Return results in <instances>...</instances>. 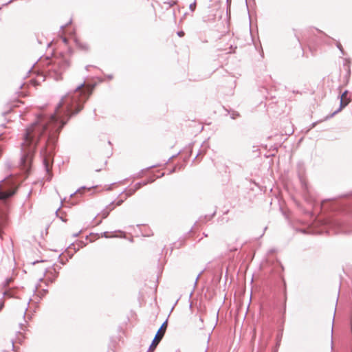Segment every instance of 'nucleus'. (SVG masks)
Returning a JSON list of instances; mask_svg holds the SVG:
<instances>
[{
    "mask_svg": "<svg viewBox=\"0 0 352 352\" xmlns=\"http://www.w3.org/2000/svg\"><path fill=\"white\" fill-rule=\"evenodd\" d=\"M94 85H81L74 92L64 96L54 114L52 116L50 123L60 122L61 127L67 123L72 116L78 113L84 108V104L92 94Z\"/></svg>",
    "mask_w": 352,
    "mask_h": 352,
    "instance_id": "1",
    "label": "nucleus"
},
{
    "mask_svg": "<svg viewBox=\"0 0 352 352\" xmlns=\"http://www.w3.org/2000/svg\"><path fill=\"white\" fill-rule=\"evenodd\" d=\"M47 127L48 124L39 120L26 129L23 142L21 144L22 150L24 153L21 159L23 168H27L30 165L36 145L44 135Z\"/></svg>",
    "mask_w": 352,
    "mask_h": 352,
    "instance_id": "2",
    "label": "nucleus"
},
{
    "mask_svg": "<svg viewBox=\"0 0 352 352\" xmlns=\"http://www.w3.org/2000/svg\"><path fill=\"white\" fill-rule=\"evenodd\" d=\"M70 63L68 60L61 59L56 61L53 65V68L50 71V74L56 79L60 80L63 78V74L69 66Z\"/></svg>",
    "mask_w": 352,
    "mask_h": 352,
    "instance_id": "3",
    "label": "nucleus"
},
{
    "mask_svg": "<svg viewBox=\"0 0 352 352\" xmlns=\"http://www.w3.org/2000/svg\"><path fill=\"white\" fill-rule=\"evenodd\" d=\"M15 190H5L4 184H0V200H6L15 193Z\"/></svg>",
    "mask_w": 352,
    "mask_h": 352,
    "instance_id": "4",
    "label": "nucleus"
},
{
    "mask_svg": "<svg viewBox=\"0 0 352 352\" xmlns=\"http://www.w3.org/2000/svg\"><path fill=\"white\" fill-rule=\"evenodd\" d=\"M115 207L113 206V204H110L108 206H107L104 209H103L98 215L97 217L99 218L98 223H100L102 219L107 218L108 215L109 214L110 212L112 211Z\"/></svg>",
    "mask_w": 352,
    "mask_h": 352,
    "instance_id": "5",
    "label": "nucleus"
},
{
    "mask_svg": "<svg viewBox=\"0 0 352 352\" xmlns=\"http://www.w3.org/2000/svg\"><path fill=\"white\" fill-rule=\"evenodd\" d=\"M167 326H168L167 321H165L161 325L160 328L158 329V331H157V333L155 334V338H156V340L157 339V340H162V339L163 338V337L166 333Z\"/></svg>",
    "mask_w": 352,
    "mask_h": 352,
    "instance_id": "6",
    "label": "nucleus"
},
{
    "mask_svg": "<svg viewBox=\"0 0 352 352\" xmlns=\"http://www.w3.org/2000/svg\"><path fill=\"white\" fill-rule=\"evenodd\" d=\"M347 91H344L340 98V109H343L349 103V99L347 98Z\"/></svg>",
    "mask_w": 352,
    "mask_h": 352,
    "instance_id": "7",
    "label": "nucleus"
},
{
    "mask_svg": "<svg viewBox=\"0 0 352 352\" xmlns=\"http://www.w3.org/2000/svg\"><path fill=\"white\" fill-rule=\"evenodd\" d=\"M161 340H156L155 338H154V339L153 340V342L149 347V351L151 352H153L155 348L157 347V346L158 345V344L160 342Z\"/></svg>",
    "mask_w": 352,
    "mask_h": 352,
    "instance_id": "8",
    "label": "nucleus"
},
{
    "mask_svg": "<svg viewBox=\"0 0 352 352\" xmlns=\"http://www.w3.org/2000/svg\"><path fill=\"white\" fill-rule=\"evenodd\" d=\"M44 164H45L46 171L47 173H50V171L51 170V168L52 167H51V165H50V162L48 161V160L45 159L44 160Z\"/></svg>",
    "mask_w": 352,
    "mask_h": 352,
    "instance_id": "9",
    "label": "nucleus"
},
{
    "mask_svg": "<svg viewBox=\"0 0 352 352\" xmlns=\"http://www.w3.org/2000/svg\"><path fill=\"white\" fill-rule=\"evenodd\" d=\"M196 1L195 0L192 3L190 4L189 8L191 10V11H195L196 8Z\"/></svg>",
    "mask_w": 352,
    "mask_h": 352,
    "instance_id": "10",
    "label": "nucleus"
},
{
    "mask_svg": "<svg viewBox=\"0 0 352 352\" xmlns=\"http://www.w3.org/2000/svg\"><path fill=\"white\" fill-rule=\"evenodd\" d=\"M167 3L170 6H173L174 5H175L177 3V1L175 0H171L169 2H167Z\"/></svg>",
    "mask_w": 352,
    "mask_h": 352,
    "instance_id": "11",
    "label": "nucleus"
},
{
    "mask_svg": "<svg viewBox=\"0 0 352 352\" xmlns=\"http://www.w3.org/2000/svg\"><path fill=\"white\" fill-rule=\"evenodd\" d=\"M184 34H184V32L183 31H179V32H177V35H178L179 36H180V37L184 36Z\"/></svg>",
    "mask_w": 352,
    "mask_h": 352,
    "instance_id": "12",
    "label": "nucleus"
},
{
    "mask_svg": "<svg viewBox=\"0 0 352 352\" xmlns=\"http://www.w3.org/2000/svg\"><path fill=\"white\" fill-rule=\"evenodd\" d=\"M63 41L65 43H67V39L66 38H63Z\"/></svg>",
    "mask_w": 352,
    "mask_h": 352,
    "instance_id": "13",
    "label": "nucleus"
},
{
    "mask_svg": "<svg viewBox=\"0 0 352 352\" xmlns=\"http://www.w3.org/2000/svg\"><path fill=\"white\" fill-rule=\"evenodd\" d=\"M121 203H122V201H118L117 204V206H120L121 204Z\"/></svg>",
    "mask_w": 352,
    "mask_h": 352,
    "instance_id": "14",
    "label": "nucleus"
}]
</instances>
